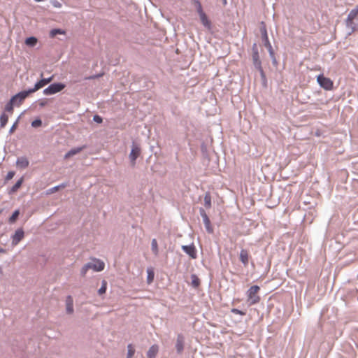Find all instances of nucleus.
<instances>
[{
	"label": "nucleus",
	"instance_id": "a18cd8bd",
	"mask_svg": "<svg viewBox=\"0 0 358 358\" xmlns=\"http://www.w3.org/2000/svg\"><path fill=\"white\" fill-rule=\"evenodd\" d=\"M103 74H96V75H93V76H91L88 78H87L86 79H89V80H93V79H96V78H100Z\"/></svg>",
	"mask_w": 358,
	"mask_h": 358
},
{
	"label": "nucleus",
	"instance_id": "aec40b11",
	"mask_svg": "<svg viewBox=\"0 0 358 358\" xmlns=\"http://www.w3.org/2000/svg\"><path fill=\"white\" fill-rule=\"evenodd\" d=\"M85 148V146H83V147H77V148H72L69 151H68L65 155H64V158L65 159H68L76 154H78L79 152H80L83 148Z\"/></svg>",
	"mask_w": 358,
	"mask_h": 358
},
{
	"label": "nucleus",
	"instance_id": "412c9836",
	"mask_svg": "<svg viewBox=\"0 0 358 358\" xmlns=\"http://www.w3.org/2000/svg\"><path fill=\"white\" fill-rule=\"evenodd\" d=\"M260 33L262 35V41L268 39L266 27L265 23L263 21L261 22Z\"/></svg>",
	"mask_w": 358,
	"mask_h": 358
},
{
	"label": "nucleus",
	"instance_id": "a878e982",
	"mask_svg": "<svg viewBox=\"0 0 358 358\" xmlns=\"http://www.w3.org/2000/svg\"><path fill=\"white\" fill-rule=\"evenodd\" d=\"M65 34V31L64 29L57 28V29H51L49 35H50V37L54 38L57 34Z\"/></svg>",
	"mask_w": 358,
	"mask_h": 358
},
{
	"label": "nucleus",
	"instance_id": "4468645a",
	"mask_svg": "<svg viewBox=\"0 0 358 358\" xmlns=\"http://www.w3.org/2000/svg\"><path fill=\"white\" fill-rule=\"evenodd\" d=\"M66 312L67 314H72L74 312L73 309V299L71 295H68L65 300Z\"/></svg>",
	"mask_w": 358,
	"mask_h": 358
},
{
	"label": "nucleus",
	"instance_id": "f8f14e48",
	"mask_svg": "<svg viewBox=\"0 0 358 358\" xmlns=\"http://www.w3.org/2000/svg\"><path fill=\"white\" fill-rule=\"evenodd\" d=\"M182 250L183 252L187 254L191 258H196V250L194 244L182 245Z\"/></svg>",
	"mask_w": 358,
	"mask_h": 358
},
{
	"label": "nucleus",
	"instance_id": "9d476101",
	"mask_svg": "<svg viewBox=\"0 0 358 358\" xmlns=\"http://www.w3.org/2000/svg\"><path fill=\"white\" fill-rule=\"evenodd\" d=\"M262 43H263V45L266 48V49L268 50V54H269V56L271 59V62H272V64L273 66H277L278 65V61L275 57V53H274V51L273 50V48H272V45L269 41V39H266V40H264V41H262Z\"/></svg>",
	"mask_w": 358,
	"mask_h": 358
},
{
	"label": "nucleus",
	"instance_id": "09e8293b",
	"mask_svg": "<svg viewBox=\"0 0 358 358\" xmlns=\"http://www.w3.org/2000/svg\"><path fill=\"white\" fill-rule=\"evenodd\" d=\"M222 3H223L224 6H225V5H227V0H222Z\"/></svg>",
	"mask_w": 358,
	"mask_h": 358
},
{
	"label": "nucleus",
	"instance_id": "a211bd4d",
	"mask_svg": "<svg viewBox=\"0 0 358 358\" xmlns=\"http://www.w3.org/2000/svg\"><path fill=\"white\" fill-rule=\"evenodd\" d=\"M199 17L202 24L208 29H210L211 22L208 19L206 14L205 13H202L201 14L199 15Z\"/></svg>",
	"mask_w": 358,
	"mask_h": 358
},
{
	"label": "nucleus",
	"instance_id": "f03ea898",
	"mask_svg": "<svg viewBox=\"0 0 358 358\" xmlns=\"http://www.w3.org/2000/svg\"><path fill=\"white\" fill-rule=\"evenodd\" d=\"M104 263L99 260L94 259L92 262L85 264L80 270V275L85 276L89 269H93L94 271H101L104 269Z\"/></svg>",
	"mask_w": 358,
	"mask_h": 358
},
{
	"label": "nucleus",
	"instance_id": "9b49d317",
	"mask_svg": "<svg viewBox=\"0 0 358 358\" xmlns=\"http://www.w3.org/2000/svg\"><path fill=\"white\" fill-rule=\"evenodd\" d=\"M24 232L22 228L15 230L14 234L11 236L12 245H17L24 238Z\"/></svg>",
	"mask_w": 358,
	"mask_h": 358
},
{
	"label": "nucleus",
	"instance_id": "39448f33",
	"mask_svg": "<svg viewBox=\"0 0 358 358\" xmlns=\"http://www.w3.org/2000/svg\"><path fill=\"white\" fill-rule=\"evenodd\" d=\"M66 85L62 83H54L50 84L48 87L44 89L43 93L45 95H52L62 91Z\"/></svg>",
	"mask_w": 358,
	"mask_h": 358
},
{
	"label": "nucleus",
	"instance_id": "a19ab883",
	"mask_svg": "<svg viewBox=\"0 0 358 358\" xmlns=\"http://www.w3.org/2000/svg\"><path fill=\"white\" fill-rule=\"evenodd\" d=\"M66 187V185H65V184H61V185H57V186H55V187H52V188L50 189V191L51 192H56V191L59 190V188H61V187Z\"/></svg>",
	"mask_w": 358,
	"mask_h": 358
},
{
	"label": "nucleus",
	"instance_id": "37998d69",
	"mask_svg": "<svg viewBox=\"0 0 358 358\" xmlns=\"http://www.w3.org/2000/svg\"><path fill=\"white\" fill-rule=\"evenodd\" d=\"M231 312L235 313V314H238V315H245V313L241 310H238V309H236V308H234L231 310Z\"/></svg>",
	"mask_w": 358,
	"mask_h": 358
},
{
	"label": "nucleus",
	"instance_id": "423d86ee",
	"mask_svg": "<svg viewBox=\"0 0 358 358\" xmlns=\"http://www.w3.org/2000/svg\"><path fill=\"white\" fill-rule=\"evenodd\" d=\"M317 81L319 85L325 90H331L333 89V81L330 78L325 77L323 74L317 76Z\"/></svg>",
	"mask_w": 358,
	"mask_h": 358
},
{
	"label": "nucleus",
	"instance_id": "2eb2a0df",
	"mask_svg": "<svg viewBox=\"0 0 358 358\" xmlns=\"http://www.w3.org/2000/svg\"><path fill=\"white\" fill-rule=\"evenodd\" d=\"M17 166L21 169H26L29 165V162L26 157H20L16 160Z\"/></svg>",
	"mask_w": 358,
	"mask_h": 358
},
{
	"label": "nucleus",
	"instance_id": "c9c22d12",
	"mask_svg": "<svg viewBox=\"0 0 358 358\" xmlns=\"http://www.w3.org/2000/svg\"><path fill=\"white\" fill-rule=\"evenodd\" d=\"M31 125L35 128L39 127L42 125V120L40 118H37L31 122Z\"/></svg>",
	"mask_w": 358,
	"mask_h": 358
},
{
	"label": "nucleus",
	"instance_id": "49530a36",
	"mask_svg": "<svg viewBox=\"0 0 358 358\" xmlns=\"http://www.w3.org/2000/svg\"><path fill=\"white\" fill-rule=\"evenodd\" d=\"M6 250L2 248H0V253H6Z\"/></svg>",
	"mask_w": 358,
	"mask_h": 358
},
{
	"label": "nucleus",
	"instance_id": "bb28decb",
	"mask_svg": "<svg viewBox=\"0 0 358 358\" xmlns=\"http://www.w3.org/2000/svg\"><path fill=\"white\" fill-rule=\"evenodd\" d=\"M8 121V116L5 113H3L0 116V127L3 128Z\"/></svg>",
	"mask_w": 358,
	"mask_h": 358
},
{
	"label": "nucleus",
	"instance_id": "dca6fc26",
	"mask_svg": "<svg viewBox=\"0 0 358 358\" xmlns=\"http://www.w3.org/2000/svg\"><path fill=\"white\" fill-rule=\"evenodd\" d=\"M240 261L245 266L248 264L249 255L245 249H242L240 252Z\"/></svg>",
	"mask_w": 358,
	"mask_h": 358
},
{
	"label": "nucleus",
	"instance_id": "e433bc0d",
	"mask_svg": "<svg viewBox=\"0 0 358 358\" xmlns=\"http://www.w3.org/2000/svg\"><path fill=\"white\" fill-rule=\"evenodd\" d=\"M15 174V173L13 171H8L5 178V181L6 182L11 180L14 177Z\"/></svg>",
	"mask_w": 358,
	"mask_h": 358
},
{
	"label": "nucleus",
	"instance_id": "b1692460",
	"mask_svg": "<svg viewBox=\"0 0 358 358\" xmlns=\"http://www.w3.org/2000/svg\"><path fill=\"white\" fill-rule=\"evenodd\" d=\"M37 38L34 36H30L25 39V44L29 47H34L37 43Z\"/></svg>",
	"mask_w": 358,
	"mask_h": 358
},
{
	"label": "nucleus",
	"instance_id": "ea45409f",
	"mask_svg": "<svg viewBox=\"0 0 358 358\" xmlns=\"http://www.w3.org/2000/svg\"><path fill=\"white\" fill-rule=\"evenodd\" d=\"M93 121H94L95 122H96L98 124H100V123H102L103 118L99 115H94L93 116Z\"/></svg>",
	"mask_w": 358,
	"mask_h": 358
},
{
	"label": "nucleus",
	"instance_id": "f3484780",
	"mask_svg": "<svg viewBox=\"0 0 358 358\" xmlns=\"http://www.w3.org/2000/svg\"><path fill=\"white\" fill-rule=\"evenodd\" d=\"M159 351V346L157 345H152L147 352L148 358H156Z\"/></svg>",
	"mask_w": 358,
	"mask_h": 358
},
{
	"label": "nucleus",
	"instance_id": "cd10ccee",
	"mask_svg": "<svg viewBox=\"0 0 358 358\" xmlns=\"http://www.w3.org/2000/svg\"><path fill=\"white\" fill-rule=\"evenodd\" d=\"M192 285L194 288H197L200 285V280L195 274L191 275Z\"/></svg>",
	"mask_w": 358,
	"mask_h": 358
},
{
	"label": "nucleus",
	"instance_id": "0eeeda50",
	"mask_svg": "<svg viewBox=\"0 0 358 358\" xmlns=\"http://www.w3.org/2000/svg\"><path fill=\"white\" fill-rule=\"evenodd\" d=\"M199 214L203 219L206 231L208 234H213L214 231L213 227L211 225L210 220L203 208H199Z\"/></svg>",
	"mask_w": 358,
	"mask_h": 358
},
{
	"label": "nucleus",
	"instance_id": "f704fd0d",
	"mask_svg": "<svg viewBox=\"0 0 358 358\" xmlns=\"http://www.w3.org/2000/svg\"><path fill=\"white\" fill-rule=\"evenodd\" d=\"M194 3L196 5V11L199 13V15L201 14L202 13H204L202 8V6L199 0H195Z\"/></svg>",
	"mask_w": 358,
	"mask_h": 358
},
{
	"label": "nucleus",
	"instance_id": "6e6552de",
	"mask_svg": "<svg viewBox=\"0 0 358 358\" xmlns=\"http://www.w3.org/2000/svg\"><path fill=\"white\" fill-rule=\"evenodd\" d=\"M31 94V90L29 89L27 90H23L21 91L14 96H13L11 98H14V103H15V106H19L22 104L23 101L30 94Z\"/></svg>",
	"mask_w": 358,
	"mask_h": 358
},
{
	"label": "nucleus",
	"instance_id": "79ce46f5",
	"mask_svg": "<svg viewBox=\"0 0 358 358\" xmlns=\"http://www.w3.org/2000/svg\"><path fill=\"white\" fill-rule=\"evenodd\" d=\"M51 4L55 8H61L62 7V3L59 1H58L57 0H52Z\"/></svg>",
	"mask_w": 358,
	"mask_h": 358
},
{
	"label": "nucleus",
	"instance_id": "4be33fe9",
	"mask_svg": "<svg viewBox=\"0 0 358 358\" xmlns=\"http://www.w3.org/2000/svg\"><path fill=\"white\" fill-rule=\"evenodd\" d=\"M252 63L255 68H257L262 66V62L259 58V55L258 54H252Z\"/></svg>",
	"mask_w": 358,
	"mask_h": 358
},
{
	"label": "nucleus",
	"instance_id": "393cba45",
	"mask_svg": "<svg viewBox=\"0 0 358 358\" xmlns=\"http://www.w3.org/2000/svg\"><path fill=\"white\" fill-rule=\"evenodd\" d=\"M151 250L153 254L157 256L159 254L158 244L155 238H153L151 242Z\"/></svg>",
	"mask_w": 358,
	"mask_h": 358
},
{
	"label": "nucleus",
	"instance_id": "473e14b6",
	"mask_svg": "<svg viewBox=\"0 0 358 358\" xmlns=\"http://www.w3.org/2000/svg\"><path fill=\"white\" fill-rule=\"evenodd\" d=\"M147 273H148L147 281L148 283H150L154 280L155 273H154V271L150 268H148L147 270Z\"/></svg>",
	"mask_w": 358,
	"mask_h": 358
},
{
	"label": "nucleus",
	"instance_id": "20e7f679",
	"mask_svg": "<svg viewBox=\"0 0 358 358\" xmlns=\"http://www.w3.org/2000/svg\"><path fill=\"white\" fill-rule=\"evenodd\" d=\"M141 152V149L140 145L136 142L133 141L131 144V152L129 155V159L130 164L132 166H134L136 164V161L137 158L140 156Z\"/></svg>",
	"mask_w": 358,
	"mask_h": 358
},
{
	"label": "nucleus",
	"instance_id": "58836bf2",
	"mask_svg": "<svg viewBox=\"0 0 358 358\" xmlns=\"http://www.w3.org/2000/svg\"><path fill=\"white\" fill-rule=\"evenodd\" d=\"M256 69L259 72L260 76H261L262 80H266V75H265V73H264V71L263 70L262 66H261L259 67H257V68H256Z\"/></svg>",
	"mask_w": 358,
	"mask_h": 358
},
{
	"label": "nucleus",
	"instance_id": "c756f323",
	"mask_svg": "<svg viewBox=\"0 0 358 358\" xmlns=\"http://www.w3.org/2000/svg\"><path fill=\"white\" fill-rule=\"evenodd\" d=\"M19 215H20V210L18 209L14 210V212L12 213L11 216L9 217L8 222L10 224L14 223L18 218Z\"/></svg>",
	"mask_w": 358,
	"mask_h": 358
},
{
	"label": "nucleus",
	"instance_id": "7ed1b4c3",
	"mask_svg": "<svg viewBox=\"0 0 358 358\" xmlns=\"http://www.w3.org/2000/svg\"><path fill=\"white\" fill-rule=\"evenodd\" d=\"M260 287L258 285H252L247 291L248 302L250 306L259 302L260 297L257 294Z\"/></svg>",
	"mask_w": 358,
	"mask_h": 358
},
{
	"label": "nucleus",
	"instance_id": "6ab92c4d",
	"mask_svg": "<svg viewBox=\"0 0 358 358\" xmlns=\"http://www.w3.org/2000/svg\"><path fill=\"white\" fill-rule=\"evenodd\" d=\"M24 181V178L21 177L15 183V185L9 189L8 194H13L15 193L22 186Z\"/></svg>",
	"mask_w": 358,
	"mask_h": 358
},
{
	"label": "nucleus",
	"instance_id": "1a4fd4ad",
	"mask_svg": "<svg viewBox=\"0 0 358 358\" xmlns=\"http://www.w3.org/2000/svg\"><path fill=\"white\" fill-rule=\"evenodd\" d=\"M52 78L53 76L47 78H42L41 80L35 83L34 87L33 88H30L29 90H31V93H34L37 90H40L41 88L43 87L48 83H50L52 80Z\"/></svg>",
	"mask_w": 358,
	"mask_h": 358
},
{
	"label": "nucleus",
	"instance_id": "ddd939ff",
	"mask_svg": "<svg viewBox=\"0 0 358 358\" xmlns=\"http://www.w3.org/2000/svg\"><path fill=\"white\" fill-rule=\"evenodd\" d=\"M185 337L182 334L177 336L176 349L178 354H181L184 350Z\"/></svg>",
	"mask_w": 358,
	"mask_h": 358
},
{
	"label": "nucleus",
	"instance_id": "de8ad7c7",
	"mask_svg": "<svg viewBox=\"0 0 358 358\" xmlns=\"http://www.w3.org/2000/svg\"><path fill=\"white\" fill-rule=\"evenodd\" d=\"M45 104H46V102H45V101H42V102H41V103H40V104H39V105H40L41 106H42V107H43V106H44Z\"/></svg>",
	"mask_w": 358,
	"mask_h": 358
},
{
	"label": "nucleus",
	"instance_id": "5701e85b",
	"mask_svg": "<svg viewBox=\"0 0 358 358\" xmlns=\"http://www.w3.org/2000/svg\"><path fill=\"white\" fill-rule=\"evenodd\" d=\"M14 98H10L9 101L6 104L5 106V110L12 113L13 111L14 106H15V103H14Z\"/></svg>",
	"mask_w": 358,
	"mask_h": 358
},
{
	"label": "nucleus",
	"instance_id": "2f4dec72",
	"mask_svg": "<svg viewBox=\"0 0 358 358\" xmlns=\"http://www.w3.org/2000/svg\"><path fill=\"white\" fill-rule=\"evenodd\" d=\"M135 353V350L131 344L127 345V358H131Z\"/></svg>",
	"mask_w": 358,
	"mask_h": 358
},
{
	"label": "nucleus",
	"instance_id": "c03bdc74",
	"mask_svg": "<svg viewBox=\"0 0 358 358\" xmlns=\"http://www.w3.org/2000/svg\"><path fill=\"white\" fill-rule=\"evenodd\" d=\"M252 54H258L259 53L257 45L255 43H253L252 46Z\"/></svg>",
	"mask_w": 358,
	"mask_h": 358
},
{
	"label": "nucleus",
	"instance_id": "72a5a7b5",
	"mask_svg": "<svg viewBox=\"0 0 358 358\" xmlns=\"http://www.w3.org/2000/svg\"><path fill=\"white\" fill-rule=\"evenodd\" d=\"M20 116H19L17 120H15V122L13 124V125L11 126L10 130H9V134H12L15 130L17 129V127L18 125V123H19V121H20Z\"/></svg>",
	"mask_w": 358,
	"mask_h": 358
},
{
	"label": "nucleus",
	"instance_id": "f257e3e1",
	"mask_svg": "<svg viewBox=\"0 0 358 358\" xmlns=\"http://www.w3.org/2000/svg\"><path fill=\"white\" fill-rule=\"evenodd\" d=\"M347 28L350 29L349 35L353 33L358 27V6L350 10L345 20Z\"/></svg>",
	"mask_w": 358,
	"mask_h": 358
},
{
	"label": "nucleus",
	"instance_id": "c85d7f7f",
	"mask_svg": "<svg viewBox=\"0 0 358 358\" xmlns=\"http://www.w3.org/2000/svg\"><path fill=\"white\" fill-rule=\"evenodd\" d=\"M204 205L206 208H211V196L209 192H206L204 196Z\"/></svg>",
	"mask_w": 358,
	"mask_h": 358
},
{
	"label": "nucleus",
	"instance_id": "7c9ffc66",
	"mask_svg": "<svg viewBox=\"0 0 358 358\" xmlns=\"http://www.w3.org/2000/svg\"><path fill=\"white\" fill-rule=\"evenodd\" d=\"M106 289H107V282L105 280H103L101 282V287L98 289V294L99 295L105 294L106 292Z\"/></svg>",
	"mask_w": 358,
	"mask_h": 358
},
{
	"label": "nucleus",
	"instance_id": "4c0bfd02",
	"mask_svg": "<svg viewBox=\"0 0 358 358\" xmlns=\"http://www.w3.org/2000/svg\"><path fill=\"white\" fill-rule=\"evenodd\" d=\"M256 69L259 72L260 76H261L262 80H266V75H265V73H264V71L263 70L262 66H261L259 67H257V68H256Z\"/></svg>",
	"mask_w": 358,
	"mask_h": 358
}]
</instances>
